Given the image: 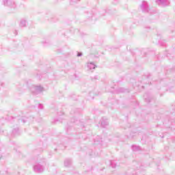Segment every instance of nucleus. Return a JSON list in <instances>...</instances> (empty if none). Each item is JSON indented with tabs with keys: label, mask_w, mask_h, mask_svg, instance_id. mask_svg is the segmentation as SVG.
Segmentation results:
<instances>
[{
	"label": "nucleus",
	"mask_w": 175,
	"mask_h": 175,
	"mask_svg": "<svg viewBox=\"0 0 175 175\" xmlns=\"http://www.w3.org/2000/svg\"><path fill=\"white\" fill-rule=\"evenodd\" d=\"M157 2L159 5H163L164 3H166V0H157Z\"/></svg>",
	"instance_id": "obj_3"
},
{
	"label": "nucleus",
	"mask_w": 175,
	"mask_h": 175,
	"mask_svg": "<svg viewBox=\"0 0 175 175\" xmlns=\"http://www.w3.org/2000/svg\"><path fill=\"white\" fill-rule=\"evenodd\" d=\"M44 88L41 85H37V86H33L31 88V91L32 92H36V93H38V92H42L44 91Z\"/></svg>",
	"instance_id": "obj_1"
},
{
	"label": "nucleus",
	"mask_w": 175,
	"mask_h": 175,
	"mask_svg": "<svg viewBox=\"0 0 175 175\" xmlns=\"http://www.w3.org/2000/svg\"><path fill=\"white\" fill-rule=\"evenodd\" d=\"M81 55H82V54H81V53H78V54H77V57H81Z\"/></svg>",
	"instance_id": "obj_4"
},
{
	"label": "nucleus",
	"mask_w": 175,
	"mask_h": 175,
	"mask_svg": "<svg viewBox=\"0 0 175 175\" xmlns=\"http://www.w3.org/2000/svg\"><path fill=\"white\" fill-rule=\"evenodd\" d=\"M87 68H88L89 70H92L96 68V65H95L94 62H88L87 64Z\"/></svg>",
	"instance_id": "obj_2"
}]
</instances>
